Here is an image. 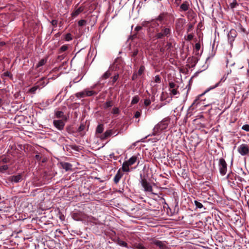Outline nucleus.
Here are the masks:
<instances>
[{
  "label": "nucleus",
  "instance_id": "obj_1",
  "mask_svg": "<svg viewBox=\"0 0 249 249\" xmlns=\"http://www.w3.org/2000/svg\"><path fill=\"white\" fill-rule=\"evenodd\" d=\"M170 122V118L168 117L163 119L155 126L151 136H156L159 133L166 129L168 127Z\"/></svg>",
  "mask_w": 249,
  "mask_h": 249
},
{
  "label": "nucleus",
  "instance_id": "obj_2",
  "mask_svg": "<svg viewBox=\"0 0 249 249\" xmlns=\"http://www.w3.org/2000/svg\"><path fill=\"white\" fill-rule=\"evenodd\" d=\"M171 34V28L169 26H163L160 27L159 29L157 30V33L154 37L156 39H161L164 37H168Z\"/></svg>",
  "mask_w": 249,
  "mask_h": 249
},
{
  "label": "nucleus",
  "instance_id": "obj_3",
  "mask_svg": "<svg viewBox=\"0 0 249 249\" xmlns=\"http://www.w3.org/2000/svg\"><path fill=\"white\" fill-rule=\"evenodd\" d=\"M218 166L220 175L222 176H225L227 172V164L223 158L219 159Z\"/></svg>",
  "mask_w": 249,
  "mask_h": 249
},
{
  "label": "nucleus",
  "instance_id": "obj_4",
  "mask_svg": "<svg viewBox=\"0 0 249 249\" xmlns=\"http://www.w3.org/2000/svg\"><path fill=\"white\" fill-rule=\"evenodd\" d=\"M150 244L155 245L160 249H168L167 243L165 241H160L155 238H151Z\"/></svg>",
  "mask_w": 249,
  "mask_h": 249
},
{
  "label": "nucleus",
  "instance_id": "obj_5",
  "mask_svg": "<svg viewBox=\"0 0 249 249\" xmlns=\"http://www.w3.org/2000/svg\"><path fill=\"white\" fill-rule=\"evenodd\" d=\"M219 84V82L217 83V84H216L213 87H211L210 88H209L208 89H207L203 93L201 94H200L198 96H197L196 97V99L194 101L193 103H192L191 107H193V106H197L198 105H199L200 102L202 101H204L205 99H202V97L203 96V95L206 93V92H207L208 91H209L211 89H212L216 87H217L218 85Z\"/></svg>",
  "mask_w": 249,
  "mask_h": 249
},
{
  "label": "nucleus",
  "instance_id": "obj_6",
  "mask_svg": "<svg viewBox=\"0 0 249 249\" xmlns=\"http://www.w3.org/2000/svg\"><path fill=\"white\" fill-rule=\"evenodd\" d=\"M236 174L233 173H230L227 176V179L229 185L232 188H235L237 186L238 182L237 181Z\"/></svg>",
  "mask_w": 249,
  "mask_h": 249
},
{
  "label": "nucleus",
  "instance_id": "obj_7",
  "mask_svg": "<svg viewBox=\"0 0 249 249\" xmlns=\"http://www.w3.org/2000/svg\"><path fill=\"white\" fill-rule=\"evenodd\" d=\"M140 183L144 189V191L148 192H152L153 191L152 186L149 183L147 179L144 178H142L141 176Z\"/></svg>",
  "mask_w": 249,
  "mask_h": 249
},
{
  "label": "nucleus",
  "instance_id": "obj_8",
  "mask_svg": "<svg viewBox=\"0 0 249 249\" xmlns=\"http://www.w3.org/2000/svg\"><path fill=\"white\" fill-rule=\"evenodd\" d=\"M237 151L242 156L249 155V146L247 144L242 143L238 146Z\"/></svg>",
  "mask_w": 249,
  "mask_h": 249
},
{
  "label": "nucleus",
  "instance_id": "obj_9",
  "mask_svg": "<svg viewBox=\"0 0 249 249\" xmlns=\"http://www.w3.org/2000/svg\"><path fill=\"white\" fill-rule=\"evenodd\" d=\"M45 86V82L43 81V79L42 78L40 81L38 82L36 85L35 86L31 88L29 92L30 93L35 94L36 93V90L37 89H40L42 87H43Z\"/></svg>",
  "mask_w": 249,
  "mask_h": 249
},
{
  "label": "nucleus",
  "instance_id": "obj_10",
  "mask_svg": "<svg viewBox=\"0 0 249 249\" xmlns=\"http://www.w3.org/2000/svg\"><path fill=\"white\" fill-rule=\"evenodd\" d=\"M53 124L59 130H62L65 124L64 120H54L53 121Z\"/></svg>",
  "mask_w": 249,
  "mask_h": 249
},
{
  "label": "nucleus",
  "instance_id": "obj_11",
  "mask_svg": "<svg viewBox=\"0 0 249 249\" xmlns=\"http://www.w3.org/2000/svg\"><path fill=\"white\" fill-rule=\"evenodd\" d=\"M22 179V177L21 174L13 175L8 178V180L13 183H18Z\"/></svg>",
  "mask_w": 249,
  "mask_h": 249
},
{
  "label": "nucleus",
  "instance_id": "obj_12",
  "mask_svg": "<svg viewBox=\"0 0 249 249\" xmlns=\"http://www.w3.org/2000/svg\"><path fill=\"white\" fill-rule=\"evenodd\" d=\"M168 15V14L167 13L162 12L155 18L154 22H156V21L162 22L163 21H166Z\"/></svg>",
  "mask_w": 249,
  "mask_h": 249
},
{
  "label": "nucleus",
  "instance_id": "obj_13",
  "mask_svg": "<svg viewBox=\"0 0 249 249\" xmlns=\"http://www.w3.org/2000/svg\"><path fill=\"white\" fill-rule=\"evenodd\" d=\"M123 175V174L120 171V169H119L117 171L113 179V181L115 182V183L117 184L119 182Z\"/></svg>",
  "mask_w": 249,
  "mask_h": 249
},
{
  "label": "nucleus",
  "instance_id": "obj_14",
  "mask_svg": "<svg viewBox=\"0 0 249 249\" xmlns=\"http://www.w3.org/2000/svg\"><path fill=\"white\" fill-rule=\"evenodd\" d=\"M189 3L188 1H185L183 2L180 6L181 11H186L189 8Z\"/></svg>",
  "mask_w": 249,
  "mask_h": 249
},
{
  "label": "nucleus",
  "instance_id": "obj_15",
  "mask_svg": "<svg viewBox=\"0 0 249 249\" xmlns=\"http://www.w3.org/2000/svg\"><path fill=\"white\" fill-rule=\"evenodd\" d=\"M55 116L57 118H62L64 120H67V117L64 115V112L62 111H55Z\"/></svg>",
  "mask_w": 249,
  "mask_h": 249
},
{
  "label": "nucleus",
  "instance_id": "obj_16",
  "mask_svg": "<svg viewBox=\"0 0 249 249\" xmlns=\"http://www.w3.org/2000/svg\"><path fill=\"white\" fill-rule=\"evenodd\" d=\"M61 167L65 169L66 171L71 170V165L68 162H62L60 163Z\"/></svg>",
  "mask_w": 249,
  "mask_h": 249
},
{
  "label": "nucleus",
  "instance_id": "obj_17",
  "mask_svg": "<svg viewBox=\"0 0 249 249\" xmlns=\"http://www.w3.org/2000/svg\"><path fill=\"white\" fill-rule=\"evenodd\" d=\"M228 36L229 39L231 40V41L233 40L234 38L236 36V32L235 30L233 29L231 30L230 32L228 33Z\"/></svg>",
  "mask_w": 249,
  "mask_h": 249
},
{
  "label": "nucleus",
  "instance_id": "obj_18",
  "mask_svg": "<svg viewBox=\"0 0 249 249\" xmlns=\"http://www.w3.org/2000/svg\"><path fill=\"white\" fill-rule=\"evenodd\" d=\"M84 10V8L82 7H79L78 9L74 11L71 14L72 17H77L80 13L82 12Z\"/></svg>",
  "mask_w": 249,
  "mask_h": 249
},
{
  "label": "nucleus",
  "instance_id": "obj_19",
  "mask_svg": "<svg viewBox=\"0 0 249 249\" xmlns=\"http://www.w3.org/2000/svg\"><path fill=\"white\" fill-rule=\"evenodd\" d=\"M115 242L120 246L124 247H126V248L128 247L127 244L123 240H121L119 238H117L116 239Z\"/></svg>",
  "mask_w": 249,
  "mask_h": 249
},
{
  "label": "nucleus",
  "instance_id": "obj_20",
  "mask_svg": "<svg viewBox=\"0 0 249 249\" xmlns=\"http://www.w3.org/2000/svg\"><path fill=\"white\" fill-rule=\"evenodd\" d=\"M111 75V73L109 71H107L100 78L99 81L101 82L102 80H105V79H107Z\"/></svg>",
  "mask_w": 249,
  "mask_h": 249
},
{
  "label": "nucleus",
  "instance_id": "obj_21",
  "mask_svg": "<svg viewBox=\"0 0 249 249\" xmlns=\"http://www.w3.org/2000/svg\"><path fill=\"white\" fill-rule=\"evenodd\" d=\"M130 165H128V163L126 162V161H124L122 165V170L124 172H128L130 171L129 167Z\"/></svg>",
  "mask_w": 249,
  "mask_h": 249
},
{
  "label": "nucleus",
  "instance_id": "obj_22",
  "mask_svg": "<svg viewBox=\"0 0 249 249\" xmlns=\"http://www.w3.org/2000/svg\"><path fill=\"white\" fill-rule=\"evenodd\" d=\"M137 159V157L133 156L131 157L128 160H127L126 162L128 163V165L131 166L136 162Z\"/></svg>",
  "mask_w": 249,
  "mask_h": 249
},
{
  "label": "nucleus",
  "instance_id": "obj_23",
  "mask_svg": "<svg viewBox=\"0 0 249 249\" xmlns=\"http://www.w3.org/2000/svg\"><path fill=\"white\" fill-rule=\"evenodd\" d=\"M112 135V130H108L106 131L101 137L102 139H106Z\"/></svg>",
  "mask_w": 249,
  "mask_h": 249
},
{
  "label": "nucleus",
  "instance_id": "obj_24",
  "mask_svg": "<svg viewBox=\"0 0 249 249\" xmlns=\"http://www.w3.org/2000/svg\"><path fill=\"white\" fill-rule=\"evenodd\" d=\"M113 106V101L110 100H107L106 103L104 104V108L107 109L110 107Z\"/></svg>",
  "mask_w": 249,
  "mask_h": 249
},
{
  "label": "nucleus",
  "instance_id": "obj_25",
  "mask_svg": "<svg viewBox=\"0 0 249 249\" xmlns=\"http://www.w3.org/2000/svg\"><path fill=\"white\" fill-rule=\"evenodd\" d=\"M47 61V58H43L40 60L36 65L37 68H39L41 66L44 65Z\"/></svg>",
  "mask_w": 249,
  "mask_h": 249
},
{
  "label": "nucleus",
  "instance_id": "obj_26",
  "mask_svg": "<svg viewBox=\"0 0 249 249\" xmlns=\"http://www.w3.org/2000/svg\"><path fill=\"white\" fill-rule=\"evenodd\" d=\"M104 125L103 124H99L96 128V132L97 133H102L104 131Z\"/></svg>",
  "mask_w": 249,
  "mask_h": 249
},
{
  "label": "nucleus",
  "instance_id": "obj_27",
  "mask_svg": "<svg viewBox=\"0 0 249 249\" xmlns=\"http://www.w3.org/2000/svg\"><path fill=\"white\" fill-rule=\"evenodd\" d=\"M86 96H91L94 94H96V93L93 90H89L88 89L85 90Z\"/></svg>",
  "mask_w": 249,
  "mask_h": 249
},
{
  "label": "nucleus",
  "instance_id": "obj_28",
  "mask_svg": "<svg viewBox=\"0 0 249 249\" xmlns=\"http://www.w3.org/2000/svg\"><path fill=\"white\" fill-rule=\"evenodd\" d=\"M138 52H139V51L137 49H135L132 52V54L131 55V56L133 57V59L134 61H135V62H136V61H137V58L136 57V56L138 54Z\"/></svg>",
  "mask_w": 249,
  "mask_h": 249
},
{
  "label": "nucleus",
  "instance_id": "obj_29",
  "mask_svg": "<svg viewBox=\"0 0 249 249\" xmlns=\"http://www.w3.org/2000/svg\"><path fill=\"white\" fill-rule=\"evenodd\" d=\"M75 96L77 98H84L86 97L85 90L76 93L75 94Z\"/></svg>",
  "mask_w": 249,
  "mask_h": 249
},
{
  "label": "nucleus",
  "instance_id": "obj_30",
  "mask_svg": "<svg viewBox=\"0 0 249 249\" xmlns=\"http://www.w3.org/2000/svg\"><path fill=\"white\" fill-rule=\"evenodd\" d=\"M182 19H178V20L176 22V27L178 28H181L183 26V22Z\"/></svg>",
  "mask_w": 249,
  "mask_h": 249
},
{
  "label": "nucleus",
  "instance_id": "obj_31",
  "mask_svg": "<svg viewBox=\"0 0 249 249\" xmlns=\"http://www.w3.org/2000/svg\"><path fill=\"white\" fill-rule=\"evenodd\" d=\"M8 169V166L5 164L0 165V172H3Z\"/></svg>",
  "mask_w": 249,
  "mask_h": 249
},
{
  "label": "nucleus",
  "instance_id": "obj_32",
  "mask_svg": "<svg viewBox=\"0 0 249 249\" xmlns=\"http://www.w3.org/2000/svg\"><path fill=\"white\" fill-rule=\"evenodd\" d=\"M139 99L140 98L138 96H135L133 97L131 104L132 105L137 104L139 102Z\"/></svg>",
  "mask_w": 249,
  "mask_h": 249
},
{
  "label": "nucleus",
  "instance_id": "obj_33",
  "mask_svg": "<svg viewBox=\"0 0 249 249\" xmlns=\"http://www.w3.org/2000/svg\"><path fill=\"white\" fill-rule=\"evenodd\" d=\"M194 203L197 208L201 209L203 207V205H202V204L197 200H195Z\"/></svg>",
  "mask_w": 249,
  "mask_h": 249
},
{
  "label": "nucleus",
  "instance_id": "obj_34",
  "mask_svg": "<svg viewBox=\"0 0 249 249\" xmlns=\"http://www.w3.org/2000/svg\"><path fill=\"white\" fill-rule=\"evenodd\" d=\"M9 161V159L7 158H3L0 160V165L5 164Z\"/></svg>",
  "mask_w": 249,
  "mask_h": 249
},
{
  "label": "nucleus",
  "instance_id": "obj_35",
  "mask_svg": "<svg viewBox=\"0 0 249 249\" xmlns=\"http://www.w3.org/2000/svg\"><path fill=\"white\" fill-rule=\"evenodd\" d=\"M118 78H119L118 74H116L115 75H114L113 77H111V79H112L111 82H112V85L116 82V81L118 80Z\"/></svg>",
  "mask_w": 249,
  "mask_h": 249
},
{
  "label": "nucleus",
  "instance_id": "obj_36",
  "mask_svg": "<svg viewBox=\"0 0 249 249\" xmlns=\"http://www.w3.org/2000/svg\"><path fill=\"white\" fill-rule=\"evenodd\" d=\"M72 39L71 35L70 33L67 34L65 36V39L66 41H69Z\"/></svg>",
  "mask_w": 249,
  "mask_h": 249
},
{
  "label": "nucleus",
  "instance_id": "obj_37",
  "mask_svg": "<svg viewBox=\"0 0 249 249\" xmlns=\"http://www.w3.org/2000/svg\"><path fill=\"white\" fill-rule=\"evenodd\" d=\"M68 46L67 45H64L62 46L59 49L60 53L67 51L68 50Z\"/></svg>",
  "mask_w": 249,
  "mask_h": 249
},
{
  "label": "nucleus",
  "instance_id": "obj_38",
  "mask_svg": "<svg viewBox=\"0 0 249 249\" xmlns=\"http://www.w3.org/2000/svg\"><path fill=\"white\" fill-rule=\"evenodd\" d=\"M144 70H145V67L143 66H141L138 70V74L139 75H141L142 74V73L144 72Z\"/></svg>",
  "mask_w": 249,
  "mask_h": 249
},
{
  "label": "nucleus",
  "instance_id": "obj_39",
  "mask_svg": "<svg viewBox=\"0 0 249 249\" xmlns=\"http://www.w3.org/2000/svg\"><path fill=\"white\" fill-rule=\"evenodd\" d=\"M135 249H147L145 247L142 245L141 244H136L134 246Z\"/></svg>",
  "mask_w": 249,
  "mask_h": 249
},
{
  "label": "nucleus",
  "instance_id": "obj_40",
  "mask_svg": "<svg viewBox=\"0 0 249 249\" xmlns=\"http://www.w3.org/2000/svg\"><path fill=\"white\" fill-rule=\"evenodd\" d=\"M169 91L170 92V94L172 95H176L178 93L177 89L176 88L169 89Z\"/></svg>",
  "mask_w": 249,
  "mask_h": 249
},
{
  "label": "nucleus",
  "instance_id": "obj_41",
  "mask_svg": "<svg viewBox=\"0 0 249 249\" xmlns=\"http://www.w3.org/2000/svg\"><path fill=\"white\" fill-rule=\"evenodd\" d=\"M238 5V3H237L236 0H234L230 4V7L231 9H233L235 7Z\"/></svg>",
  "mask_w": 249,
  "mask_h": 249
},
{
  "label": "nucleus",
  "instance_id": "obj_42",
  "mask_svg": "<svg viewBox=\"0 0 249 249\" xmlns=\"http://www.w3.org/2000/svg\"><path fill=\"white\" fill-rule=\"evenodd\" d=\"M120 113V110L118 107H113L112 111V113L113 114H119Z\"/></svg>",
  "mask_w": 249,
  "mask_h": 249
},
{
  "label": "nucleus",
  "instance_id": "obj_43",
  "mask_svg": "<svg viewBox=\"0 0 249 249\" xmlns=\"http://www.w3.org/2000/svg\"><path fill=\"white\" fill-rule=\"evenodd\" d=\"M154 20H155V19H153L150 20L151 23H150V26L153 27H156L157 26L159 25V24L158 23V21H156V22H154Z\"/></svg>",
  "mask_w": 249,
  "mask_h": 249
},
{
  "label": "nucleus",
  "instance_id": "obj_44",
  "mask_svg": "<svg viewBox=\"0 0 249 249\" xmlns=\"http://www.w3.org/2000/svg\"><path fill=\"white\" fill-rule=\"evenodd\" d=\"M150 21H144L142 23V25L143 27H149L150 26Z\"/></svg>",
  "mask_w": 249,
  "mask_h": 249
},
{
  "label": "nucleus",
  "instance_id": "obj_45",
  "mask_svg": "<svg viewBox=\"0 0 249 249\" xmlns=\"http://www.w3.org/2000/svg\"><path fill=\"white\" fill-rule=\"evenodd\" d=\"M86 20L84 19H81L78 21V24L79 26H83L86 25Z\"/></svg>",
  "mask_w": 249,
  "mask_h": 249
},
{
  "label": "nucleus",
  "instance_id": "obj_46",
  "mask_svg": "<svg viewBox=\"0 0 249 249\" xmlns=\"http://www.w3.org/2000/svg\"><path fill=\"white\" fill-rule=\"evenodd\" d=\"M242 129L247 132H249V124H245L242 126Z\"/></svg>",
  "mask_w": 249,
  "mask_h": 249
},
{
  "label": "nucleus",
  "instance_id": "obj_47",
  "mask_svg": "<svg viewBox=\"0 0 249 249\" xmlns=\"http://www.w3.org/2000/svg\"><path fill=\"white\" fill-rule=\"evenodd\" d=\"M151 101L149 99H145L144 100V104L146 107L148 106L151 104Z\"/></svg>",
  "mask_w": 249,
  "mask_h": 249
},
{
  "label": "nucleus",
  "instance_id": "obj_48",
  "mask_svg": "<svg viewBox=\"0 0 249 249\" xmlns=\"http://www.w3.org/2000/svg\"><path fill=\"white\" fill-rule=\"evenodd\" d=\"M169 89H175L176 84L173 82H170L169 84Z\"/></svg>",
  "mask_w": 249,
  "mask_h": 249
},
{
  "label": "nucleus",
  "instance_id": "obj_49",
  "mask_svg": "<svg viewBox=\"0 0 249 249\" xmlns=\"http://www.w3.org/2000/svg\"><path fill=\"white\" fill-rule=\"evenodd\" d=\"M2 76L6 77H12V74L9 71H6L2 74Z\"/></svg>",
  "mask_w": 249,
  "mask_h": 249
},
{
  "label": "nucleus",
  "instance_id": "obj_50",
  "mask_svg": "<svg viewBox=\"0 0 249 249\" xmlns=\"http://www.w3.org/2000/svg\"><path fill=\"white\" fill-rule=\"evenodd\" d=\"M155 82L156 83H160V78L159 76V75H157L155 77Z\"/></svg>",
  "mask_w": 249,
  "mask_h": 249
},
{
  "label": "nucleus",
  "instance_id": "obj_51",
  "mask_svg": "<svg viewBox=\"0 0 249 249\" xmlns=\"http://www.w3.org/2000/svg\"><path fill=\"white\" fill-rule=\"evenodd\" d=\"M57 22H58L57 20H55V19H53L51 22L52 25L54 27L57 26Z\"/></svg>",
  "mask_w": 249,
  "mask_h": 249
},
{
  "label": "nucleus",
  "instance_id": "obj_52",
  "mask_svg": "<svg viewBox=\"0 0 249 249\" xmlns=\"http://www.w3.org/2000/svg\"><path fill=\"white\" fill-rule=\"evenodd\" d=\"M194 36L192 34H189L187 36L186 40L188 41L191 40L193 38Z\"/></svg>",
  "mask_w": 249,
  "mask_h": 249
},
{
  "label": "nucleus",
  "instance_id": "obj_53",
  "mask_svg": "<svg viewBox=\"0 0 249 249\" xmlns=\"http://www.w3.org/2000/svg\"><path fill=\"white\" fill-rule=\"evenodd\" d=\"M236 178H237V181L238 182V181L242 182L243 180H244V179L243 178H242L241 177L237 176V175H236Z\"/></svg>",
  "mask_w": 249,
  "mask_h": 249
},
{
  "label": "nucleus",
  "instance_id": "obj_54",
  "mask_svg": "<svg viewBox=\"0 0 249 249\" xmlns=\"http://www.w3.org/2000/svg\"><path fill=\"white\" fill-rule=\"evenodd\" d=\"M195 48L196 50H199L200 48V44L199 43H197L195 44Z\"/></svg>",
  "mask_w": 249,
  "mask_h": 249
},
{
  "label": "nucleus",
  "instance_id": "obj_55",
  "mask_svg": "<svg viewBox=\"0 0 249 249\" xmlns=\"http://www.w3.org/2000/svg\"><path fill=\"white\" fill-rule=\"evenodd\" d=\"M142 29V26H137L135 28V31L136 32H139Z\"/></svg>",
  "mask_w": 249,
  "mask_h": 249
},
{
  "label": "nucleus",
  "instance_id": "obj_56",
  "mask_svg": "<svg viewBox=\"0 0 249 249\" xmlns=\"http://www.w3.org/2000/svg\"><path fill=\"white\" fill-rule=\"evenodd\" d=\"M84 128H85V125L83 124H81L80 125V126L78 128V131H81L83 130L84 129Z\"/></svg>",
  "mask_w": 249,
  "mask_h": 249
},
{
  "label": "nucleus",
  "instance_id": "obj_57",
  "mask_svg": "<svg viewBox=\"0 0 249 249\" xmlns=\"http://www.w3.org/2000/svg\"><path fill=\"white\" fill-rule=\"evenodd\" d=\"M141 115V113L139 111H136L135 113V117L136 118H139Z\"/></svg>",
  "mask_w": 249,
  "mask_h": 249
},
{
  "label": "nucleus",
  "instance_id": "obj_58",
  "mask_svg": "<svg viewBox=\"0 0 249 249\" xmlns=\"http://www.w3.org/2000/svg\"><path fill=\"white\" fill-rule=\"evenodd\" d=\"M35 159L38 161H40L41 160V157L39 155L37 154L35 156Z\"/></svg>",
  "mask_w": 249,
  "mask_h": 249
},
{
  "label": "nucleus",
  "instance_id": "obj_59",
  "mask_svg": "<svg viewBox=\"0 0 249 249\" xmlns=\"http://www.w3.org/2000/svg\"><path fill=\"white\" fill-rule=\"evenodd\" d=\"M162 107V105H157L155 108V109H160V107Z\"/></svg>",
  "mask_w": 249,
  "mask_h": 249
},
{
  "label": "nucleus",
  "instance_id": "obj_60",
  "mask_svg": "<svg viewBox=\"0 0 249 249\" xmlns=\"http://www.w3.org/2000/svg\"><path fill=\"white\" fill-rule=\"evenodd\" d=\"M172 46V44L171 43H167V45H166V47L168 48V49H169Z\"/></svg>",
  "mask_w": 249,
  "mask_h": 249
},
{
  "label": "nucleus",
  "instance_id": "obj_61",
  "mask_svg": "<svg viewBox=\"0 0 249 249\" xmlns=\"http://www.w3.org/2000/svg\"><path fill=\"white\" fill-rule=\"evenodd\" d=\"M192 27H193V25L191 24L189 26V29H188V31L189 32L190 31V30H191L192 29Z\"/></svg>",
  "mask_w": 249,
  "mask_h": 249
},
{
  "label": "nucleus",
  "instance_id": "obj_62",
  "mask_svg": "<svg viewBox=\"0 0 249 249\" xmlns=\"http://www.w3.org/2000/svg\"><path fill=\"white\" fill-rule=\"evenodd\" d=\"M160 52H161V53H164V49L163 48H161L160 49Z\"/></svg>",
  "mask_w": 249,
  "mask_h": 249
},
{
  "label": "nucleus",
  "instance_id": "obj_63",
  "mask_svg": "<svg viewBox=\"0 0 249 249\" xmlns=\"http://www.w3.org/2000/svg\"><path fill=\"white\" fill-rule=\"evenodd\" d=\"M136 77V74H134L133 75V76H132V79H133V80L135 79Z\"/></svg>",
  "mask_w": 249,
  "mask_h": 249
},
{
  "label": "nucleus",
  "instance_id": "obj_64",
  "mask_svg": "<svg viewBox=\"0 0 249 249\" xmlns=\"http://www.w3.org/2000/svg\"><path fill=\"white\" fill-rule=\"evenodd\" d=\"M1 104H2V99L1 98H0V107L1 106Z\"/></svg>",
  "mask_w": 249,
  "mask_h": 249
}]
</instances>
